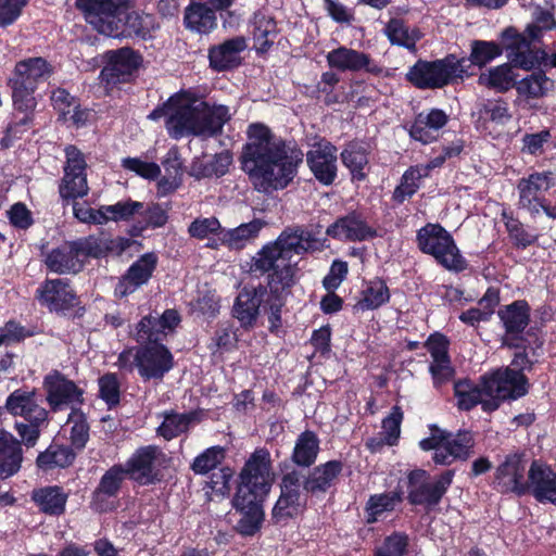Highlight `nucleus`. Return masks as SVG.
Here are the masks:
<instances>
[{
	"label": "nucleus",
	"instance_id": "f3484780",
	"mask_svg": "<svg viewBox=\"0 0 556 556\" xmlns=\"http://www.w3.org/2000/svg\"><path fill=\"white\" fill-rule=\"evenodd\" d=\"M105 66L100 73V80L106 88L126 83L140 65V56L130 48L109 50L104 54Z\"/></svg>",
	"mask_w": 556,
	"mask_h": 556
},
{
	"label": "nucleus",
	"instance_id": "f03ea898",
	"mask_svg": "<svg viewBox=\"0 0 556 556\" xmlns=\"http://www.w3.org/2000/svg\"><path fill=\"white\" fill-rule=\"evenodd\" d=\"M180 317L175 309H166L161 316H146L136 327L135 338L143 346L123 351L116 365L124 370L137 369L143 380H162L173 368L174 357L170 351L159 342L172 333Z\"/></svg>",
	"mask_w": 556,
	"mask_h": 556
},
{
	"label": "nucleus",
	"instance_id": "c9c22d12",
	"mask_svg": "<svg viewBox=\"0 0 556 556\" xmlns=\"http://www.w3.org/2000/svg\"><path fill=\"white\" fill-rule=\"evenodd\" d=\"M186 27L200 33L207 34L217 25L215 12L207 5L199 2H191L185 12Z\"/></svg>",
	"mask_w": 556,
	"mask_h": 556
},
{
	"label": "nucleus",
	"instance_id": "f257e3e1",
	"mask_svg": "<svg viewBox=\"0 0 556 556\" xmlns=\"http://www.w3.org/2000/svg\"><path fill=\"white\" fill-rule=\"evenodd\" d=\"M247 136L241 163L254 188L260 192L286 188L296 175L303 152L262 123L251 124Z\"/></svg>",
	"mask_w": 556,
	"mask_h": 556
},
{
	"label": "nucleus",
	"instance_id": "c756f323",
	"mask_svg": "<svg viewBox=\"0 0 556 556\" xmlns=\"http://www.w3.org/2000/svg\"><path fill=\"white\" fill-rule=\"evenodd\" d=\"M231 162L228 152L195 157L190 165L189 174L197 179L220 177L227 173Z\"/></svg>",
	"mask_w": 556,
	"mask_h": 556
},
{
	"label": "nucleus",
	"instance_id": "0eeeda50",
	"mask_svg": "<svg viewBox=\"0 0 556 556\" xmlns=\"http://www.w3.org/2000/svg\"><path fill=\"white\" fill-rule=\"evenodd\" d=\"M466 59L450 54L442 60L416 62L407 72L409 83L420 89H437L450 84L455 78H463L467 73Z\"/></svg>",
	"mask_w": 556,
	"mask_h": 556
},
{
	"label": "nucleus",
	"instance_id": "bb28decb",
	"mask_svg": "<svg viewBox=\"0 0 556 556\" xmlns=\"http://www.w3.org/2000/svg\"><path fill=\"white\" fill-rule=\"evenodd\" d=\"M326 232L334 239L349 241H363L376 235V231L356 214L339 218Z\"/></svg>",
	"mask_w": 556,
	"mask_h": 556
},
{
	"label": "nucleus",
	"instance_id": "393cba45",
	"mask_svg": "<svg viewBox=\"0 0 556 556\" xmlns=\"http://www.w3.org/2000/svg\"><path fill=\"white\" fill-rule=\"evenodd\" d=\"M327 63L331 68L341 72H361L378 73L380 68L372 63L370 56L364 52L341 46L326 55Z\"/></svg>",
	"mask_w": 556,
	"mask_h": 556
},
{
	"label": "nucleus",
	"instance_id": "a211bd4d",
	"mask_svg": "<svg viewBox=\"0 0 556 556\" xmlns=\"http://www.w3.org/2000/svg\"><path fill=\"white\" fill-rule=\"evenodd\" d=\"M527 460L523 454L513 453L497 466L494 483L502 493H514L518 496L528 493V478H525Z\"/></svg>",
	"mask_w": 556,
	"mask_h": 556
},
{
	"label": "nucleus",
	"instance_id": "8fccbe9b",
	"mask_svg": "<svg viewBox=\"0 0 556 556\" xmlns=\"http://www.w3.org/2000/svg\"><path fill=\"white\" fill-rule=\"evenodd\" d=\"M400 501L394 492L371 495L366 504L367 522H376L383 513L390 511Z\"/></svg>",
	"mask_w": 556,
	"mask_h": 556
},
{
	"label": "nucleus",
	"instance_id": "338daca9",
	"mask_svg": "<svg viewBox=\"0 0 556 556\" xmlns=\"http://www.w3.org/2000/svg\"><path fill=\"white\" fill-rule=\"evenodd\" d=\"M231 478L232 471L228 467L214 471L211 475L210 480L206 482L207 488L211 490V495L224 497L229 494Z\"/></svg>",
	"mask_w": 556,
	"mask_h": 556
},
{
	"label": "nucleus",
	"instance_id": "e433bc0d",
	"mask_svg": "<svg viewBox=\"0 0 556 556\" xmlns=\"http://www.w3.org/2000/svg\"><path fill=\"white\" fill-rule=\"evenodd\" d=\"M342 470V464L338 460H330L317 466L307 477L304 488L312 493L326 492L338 478Z\"/></svg>",
	"mask_w": 556,
	"mask_h": 556
},
{
	"label": "nucleus",
	"instance_id": "423d86ee",
	"mask_svg": "<svg viewBox=\"0 0 556 556\" xmlns=\"http://www.w3.org/2000/svg\"><path fill=\"white\" fill-rule=\"evenodd\" d=\"M4 409L10 415L22 417L28 422H16L15 428L27 445H34L49 415L48 410L41 406L36 390L22 388L13 391L5 400Z\"/></svg>",
	"mask_w": 556,
	"mask_h": 556
},
{
	"label": "nucleus",
	"instance_id": "7ed1b4c3",
	"mask_svg": "<svg viewBox=\"0 0 556 556\" xmlns=\"http://www.w3.org/2000/svg\"><path fill=\"white\" fill-rule=\"evenodd\" d=\"M319 242L314 233L302 226L287 227L274 242L263 247L255 257V267L261 271H271L270 286L275 294L270 304L275 319L285 305L287 289L294 283L296 262L301 256L317 250Z\"/></svg>",
	"mask_w": 556,
	"mask_h": 556
},
{
	"label": "nucleus",
	"instance_id": "5701e85b",
	"mask_svg": "<svg viewBox=\"0 0 556 556\" xmlns=\"http://www.w3.org/2000/svg\"><path fill=\"white\" fill-rule=\"evenodd\" d=\"M300 482L295 473L285 475L281 482V494L273 508L276 522L286 521L296 516L302 508Z\"/></svg>",
	"mask_w": 556,
	"mask_h": 556
},
{
	"label": "nucleus",
	"instance_id": "4be33fe9",
	"mask_svg": "<svg viewBox=\"0 0 556 556\" xmlns=\"http://www.w3.org/2000/svg\"><path fill=\"white\" fill-rule=\"evenodd\" d=\"M528 492L541 503L556 505V472L541 460H533L528 470Z\"/></svg>",
	"mask_w": 556,
	"mask_h": 556
},
{
	"label": "nucleus",
	"instance_id": "412c9836",
	"mask_svg": "<svg viewBox=\"0 0 556 556\" xmlns=\"http://www.w3.org/2000/svg\"><path fill=\"white\" fill-rule=\"evenodd\" d=\"M156 264L157 256L154 253H146L140 256L117 282L114 290L115 295L117 298L127 296L146 285L152 277Z\"/></svg>",
	"mask_w": 556,
	"mask_h": 556
},
{
	"label": "nucleus",
	"instance_id": "ea45409f",
	"mask_svg": "<svg viewBox=\"0 0 556 556\" xmlns=\"http://www.w3.org/2000/svg\"><path fill=\"white\" fill-rule=\"evenodd\" d=\"M384 34L392 45L406 48L409 51L416 50V43L421 38L417 28H409L402 20L392 18L384 27Z\"/></svg>",
	"mask_w": 556,
	"mask_h": 556
},
{
	"label": "nucleus",
	"instance_id": "58836bf2",
	"mask_svg": "<svg viewBox=\"0 0 556 556\" xmlns=\"http://www.w3.org/2000/svg\"><path fill=\"white\" fill-rule=\"evenodd\" d=\"M264 226L265 223L263 220L253 219L236 228L225 229L223 231L225 245L235 250L242 249L258 236Z\"/></svg>",
	"mask_w": 556,
	"mask_h": 556
},
{
	"label": "nucleus",
	"instance_id": "49530a36",
	"mask_svg": "<svg viewBox=\"0 0 556 556\" xmlns=\"http://www.w3.org/2000/svg\"><path fill=\"white\" fill-rule=\"evenodd\" d=\"M389 299V289L383 281H370L363 290L362 299L357 302L356 307L362 311L375 309L388 302Z\"/></svg>",
	"mask_w": 556,
	"mask_h": 556
},
{
	"label": "nucleus",
	"instance_id": "39448f33",
	"mask_svg": "<svg viewBox=\"0 0 556 556\" xmlns=\"http://www.w3.org/2000/svg\"><path fill=\"white\" fill-rule=\"evenodd\" d=\"M527 390V380L519 371L511 369H498L485 375L480 383L463 380L454 384L457 406L464 410L481 404L484 412H493L501 402L516 400L525 395Z\"/></svg>",
	"mask_w": 556,
	"mask_h": 556
},
{
	"label": "nucleus",
	"instance_id": "1a4fd4ad",
	"mask_svg": "<svg viewBox=\"0 0 556 556\" xmlns=\"http://www.w3.org/2000/svg\"><path fill=\"white\" fill-rule=\"evenodd\" d=\"M274 296L270 280L268 281V287L245 286L239 291L235 300L232 315L242 327L251 328L255 325L260 316L261 306L263 305L265 311L268 309L270 328H278L280 326L282 307L279 308L278 317L275 319L270 307Z\"/></svg>",
	"mask_w": 556,
	"mask_h": 556
},
{
	"label": "nucleus",
	"instance_id": "e2e57ef3",
	"mask_svg": "<svg viewBox=\"0 0 556 556\" xmlns=\"http://www.w3.org/2000/svg\"><path fill=\"white\" fill-rule=\"evenodd\" d=\"M72 424L71 441L76 448H83L89 438V428L84 415L78 410H72L67 419Z\"/></svg>",
	"mask_w": 556,
	"mask_h": 556
},
{
	"label": "nucleus",
	"instance_id": "09e8293b",
	"mask_svg": "<svg viewBox=\"0 0 556 556\" xmlns=\"http://www.w3.org/2000/svg\"><path fill=\"white\" fill-rule=\"evenodd\" d=\"M341 159L343 164L350 169L353 178L363 179L365 177L364 167L368 163L366 149L358 143H350L342 151Z\"/></svg>",
	"mask_w": 556,
	"mask_h": 556
},
{
	"label": "nucleus",
	"instance_id": "5fc2aeb1",
	"mask_svg": "<svg viewBox=\"0 0 556 556\" xmlns=\"http://www.w3.org/2000/svg\"><path fill=\"white\" fill-rule=\"evenodd\" d=\"M71 242L80 260L103 256L110 249L108 240L102 237L89 236Z\"/></svg>",
	"mask_w": 556,
	"mask_h": 556
},
{
	"label": "nucleus",
	"instance_id": "f704fd0d",
	"mask_svg": "<svg viewBox=\"0 0 556 556\" xmlns=\"http://www.w3.org/2000/svg\"><path fill=\"white\" fill-rule=\"evenodd\" d=\"M31 498L42 513L59 516L65 510L67 494L62 488L53 485L35 490Z\"/></svg>",
	"mask_w": 556,
	"mask_h": 556
},
{
	"label": "nucleus",
	"instance_id": "bf43d9fd",
	"mask_svg": "<svg viewBox=\"0 0 556 556\" xmlns=\"http://www.w3.org/2000/svg\"><path fill=\"white\" fill-rule=\"evenodd\" d=\"M222 224L215 216L197 217L188 226V235L197 240L210 239L222 230Z\"/></svg>",
	"mask_w": 556,
	"mask_h": 556
},
{
	"label": "nucleus",
	"instance_id": "37998d69",
	"mask_svg": "<svg viewBox=\"0 0 556 556\" xmlns=\"http://www.w3.org/2000/svg\"><path fill=\"white\" fill-rule=\"evenodd\" d=\"M122 27L121 36L128 30L138 36L144 37L153 28V17L150 14H143L136 11H129L126 1L122 0Z\"/></svg>",
	"mask_w": 556,
	"mask_h": 556
},
{
	"label": "nucleus",
	"instance_id": "a878e982",
	"mask_svg": "<svg viewBox=\"0 0 556 556\" xmlns=\"http://www.w3.org/2000/svg\"><path fill=\"white\" fill-rule=\"evenodd\" d=\"M37 298L50 311H64L74 306L76 294L66 279L47 280L38 290Z\"/></svg>",
	"mask_w": 556,
	"mask_h": 556
},
{
	"label": "nucleus",
	"instance_id": "4c0bfd02",
	"mask_svg": "<svg viewBox=\"0 0 556 556\" xmlns=\"http://www.w3.org/2000/svg\"><path fill=\"white\" fill-rule=\"evenodd\" d=\"M555 89V81L542 71H536L517 81L518 94L528 99H539L547 96Z\"/></svg>",
	"mask_w": 556,
	"mask_h": 556
},
{
	"label": "nucleus",
	"instance_id": "864d4df0",
	"mask_svg": "<svg viewBox=\"0 0 556 556\" xmlns=\"http://www.w3.org/2000/svg\"><path fill=\"white\" fill-rule=\"evenodd\" d=\"M103 213L105 218V224L108 222H119V220H128L136 214L140 213L143 208V203L138 201H121L113 205H102Z\"/></svg>",
	"mask_w": 556,
	"mask_h": 556
},
{
	"label": "nucleus",
	"instance_id": "6e6d98bb",
	"mask_svg": "<svg viewBox=\"0 0 556 556\" xmlns=\"http://www.w3.org/2000/svg\"><path fill=\"white\" fill-rule=\"evenodd\" d=\"M225 458V450L222 446H211L197 456L191 465L198 475H204L215 469Z\"/></svg>",
	"mask_w": 556,
	"mask_h": 556
},
{
	"label": "nucleus",
	"instance_id": "3c124183",
	"mask_svg": "<svg viewBox=\"0 0 556 556\" xmlns=\"http://www.w3.org/2000/svg\"><path fill=\"white\" fill-rule=\"evenodd\" d=\"M503 53V48L494 41L473 40L469 61L477 66H484ZM468 62V60H466Z\"/></svg>",
	"mask_w": 556,
	"mask_h": 556
},
{
	"label": "nucleus",
	"instance_id": "6ab92c4d",
	"mask_svg": "<svg viewBox=\"0 0 556 556\" xmlns=\"http://www.w3.org/2000/svg\"><path fill=\"white\" fill-rule=\"evenodd\" d=\"M454 477V471L447 470L435 481H426L425 471H415L409 476V501L416 505H437L447 491Z\"/></svg>",
	"mask_w": 556,
	"mask_h": 556
},
{
	"label": "nucleus",
	"instance_id": "a18cd8bd",
	"mask_svg": "<svg viewBox=\"0 0 556 556\" xmlns=\"http://www.w3.org/2000/svg\"><path fill=\"white\" fill-rule=\"evenodd\" d=\"M9 86L12 90L14 109L22 113H33L37 105L34 96L37 88L14 78L9 79Z\"/></svg>",
	"mask_w": 556,
	"mask_h": 556
},
{
	"label": "nucleus",
	"instance_id": "b1692460",
	"mask_svg": "<svg viewBox=\"0 0 556 556\" xmlns=\"http://www.w3.org/2000/svg\"><path fill=\"white\" fill-rule=\"evenodd\" d=\"M163 456L159 447L149 445L138 448L126 464V472L141 484L153 482L160 457Z\"/></svg>",
	"mask_w": 556,
	"mask_h": 556
},
{
	"label": "nucleus",
	"instance_id": "7c9ffc66",
	"mask_svg": "<svg viewBox=\"0 0 556 556\" xmlns=\"http://www.w3.org/2000/svg\"><path fill=\"white\" fill-rule=\"evenodd\" d=\"M248 503H239V495H236L233 503L237 509L242 513L238 522V530L243 535H253L261 527L264 519L262 502L264 498L245 496Z\"/></svg>",
	"mask_w": 556,
	"mask_h": 556
},
{
	"label": "nucleus",
	"instance_id": "2f4dec72",
	"mask_svg": "<svg viewBox=\"0 0 556 556\" xmlns=\"http://www.w3.org/2000/svg\"><path fill=\"white\" fill-rule=\"evenodd\" d=\"M514 65L504 63L490 67L479 75V85L498 92L508 91L517 85V74L514 72Z\"/></svg>",
	"mask_w": 556,
	"mask_h": 556
},
{
	"label": "nucleus",
	"instance_id": "aec40b11",
	"mask_svg": "<svg viewBox=\"0 0 556 556\" xmlns=\"http://www.w3.org/2000/svg\"><path fill=\"white\" fill-rule=\"evenodd\" d=\"M307 164L318 181L328 186L337 177V148L321 140L306 154Z\"/></svg>",
	"mask_w": 556,
	"mask_h": 556
},
{
	"label": "nucleus",
	"instance_id": "de8ad7c7",
	"mask_svg": "<svg viewBox=\"0 0 556 556\" xmlns=\"http://www.w3.org/2000/svg\"><path fill=\"white\" fill-rule=\"evenodd\" d=\"M75 458V454L67 446L52 445L46 452L37 457V465L41 469H52L54 467H67Z\"/></svg>",
	"mask_w": 556,
	"mask_h": 556
},
{
	"label": "nucleus",
	"instance_id": "dca6fc26",
	"mask_svg": "<svg viewBox=\"0 0 556 556\" xmlns=\"http://www.w3.org/2000/svg\"><path fill=\"white\" fill-rule=\"evenodd\" d=\"M42 387L52 412H59L67 406L76 410L75 406L84 401L83 390L59 371L48 374L43 378Z\"/></svg>",
	"mask_w": 556,
	"mask_h": 556
},
{
	"label": "nucleus",
	"instance_id": "473e14b6",
	"mask_svg": "<svg viewBox=\"0 0 556 556\" xmlns=\"http://www.w3.org/2000/svg\"><path fill=\"white\" fill-rule=\"evenodd\" d=\"M46 264L54 273L68 274L80 270L83 260L78 257L72 242H66L47 255Z\"/></svg>",
	"mask_w": 556,
	"mask_h": 556
},
{
	"label": "nucleus",
	"instance_id": "052dcab7",
	"mask_svg": "<svg viewBox=\"0 0 556 556\" xmlns=\"http://www.w3.org/2000/svg\"><path fill=\"white\" fill-rule=\"evenodd\" d=\"M190 418L187 415L180 414H166L161 426L157 428V433L166 440L179 435L188 429Z\"/></svg>",
	"mask_w": 556,
	"mask_h": 556
},
{
	"label": "nucleus",
	"instance_id": "ddd939ff",
	"mask_svg": "<svg viewBox=\"0 0 556 556\" xmlns=\"http://www.w3.org/2000/svg\"><path fill=\"white\" fill-rule=\"evenodd\" d=\"M556 184V176L553 172H535L528 177L521 178L517 185L518 207L536 216L542 212L544 192L548 191Z\"/></svg>",
	"mask_w": 556,
	"mask_h": 556
},
{
	"label": "nucleus",
	"instance_id": "20e7f679",
	"mask_svg": "<svg viewBox=\"0 0 556 556\" xmlns=\"http://www.w3.org/2000/svg\"><path fill=\"white\" fill-rule=\"evenodd\" d=\"M227 105L193 99L187 94H176L162 106L153 110L149 118H166L165 125L173 138L189 135L212 137L219 134L231 118Z\"/></svg>",
	"mask_w": 556,
	"mask_h": 556
},
{
	"label": "nucleus",
	"instance_id": "2eb2a0df",
	"mask_svg": "<svg viewBox=\"0 0 556 556\" xmlns=\"http://www.w3.org/2000/svg\"><path fill=\"white\" fill-rule=\"evenodd\" d=\"M503 50L507 53L509 63L515 67L530 71L538 66L546 56L543 50L532 48L531 40L526 35L508 27L502 33Z\"/></svg>",
	"mask_w": 556,
	"mask_h": 556
},
{
	"label": "nucleus",
	"instance_id": "69168bd1",
	"mask_svg": "<svg viewBox=\"0 0 556 556\" xmlns=\"http://www.w3.org/2000/svg\"><path fill=\"white\" fill-rule=\"evenodd\" d=\"M126 470L122 466H114L105 472L97 489V495L104 494L113 496L119 489L121 482L126 475Z\"/></svg>",
	"mask_w": 556,
	"mask_h": 556
},
{
	"label": "nucleus",
	"instance_id": "603ef678",
	"mask_svg": "<svg viewBox=\"0 0 556 556\" xmlns=\"http://www.w3.org/2000/svg\"><path fill=\"white\" fill-rule=\"evenodd\" d=\"M426 174L427 168L422 167H410L407 169L402 177L401 184L394 190V200L402 203L415 194L419 188L421 177Z\"/></svg>",
	"mask_w": 556,
	"mask_h": 556
},
{
	"label": "nucleus",
	"instance_id": "4d7b16f0",
	"mask_svg": "<svg viewBox=\"0 0 556 556\" xmlns=\"http://www.w3.org/2000/svg\"><path fill=\"white\" fill-rule=\"evenodd\" d=\"M533 23L528 25L526 34L531 40H536L544 30L553 29L556 22L553 13L542 7H535L532 13Z\"/></svg>",
	"mask_w": 556,
	"mask_h": 556
},
{
	"label": "nucleus",
	"instance_id": "c85d7f7f",
	"mask_svg": "<svg viewBox=\"0 0 556 556\" xmlns=\"http://www.w3.org/2000/svg\"><path fill=\"white\" fill-rule=\"evenodd\" d=\"M247 48L243 37H236L226 40L224 43L210 50L208 58L211 66L217 71L230 68L239 63L240 52Z\"/></svg>",
	"mask_w": 556,
	"mask_h": 556
},
{
	"label": "nucleus",
	"instance_id": "6e6552de",
	"mask_svg": "<svg viewBox=\"0 0 556 556\" xmlns=\"http://www.w3.org/2000/svg\"><path fill=\"white\" fill-rule=\"evenodd\" d=\"M419 249L431 256L450 271L459 273L467 268V261L462 255L451 233L439 224H427L417 232Z\"/></svg>",
	"mask_w": 556,
	"mask_h": 556
},
{
	"label": "nucleus",
	"instance_id": "774afa93",
	"mask_svg": "<svg viewBox=\"0 0 556 556\" xmlns=\"http://www.w3.org/2000/svg\"><path fill=\"white\" fill-rule=\"evenodd\" d=\"M407 547V536L393 533L377 549L376 556H403Z\"/></svg>",
	"mask_w": 556,
	"mask_h": 556
},
{
	"label": "nucleus",
	"instance_id": "cd10ccee",
	"mask_svg": "<svg viewBox=\"0 0 556 556\" xmlns=\"http://www.w3.org/2000/svg\"><path fill=\"white\" fill-rule=\"evenodd\" d=\"M446 122L447 115L442 110L431 109L420 112L410 126L409 135L417 141L430 143Z\"/></svg>",
	"mask_w": 556,
	"mask_h": 556
},
{
	"label": "nucleus",
	"instance_id": "13d9d810",
	"mask_svg": "<svg viewBox=\"0 0 556 556\" xmlns=\"http://www.w3.org/2000/svg\"><path fill=\"white\" fill-rule=\"evenodd\" d=\"M503 219L509 238L517 248L526 249L536 241V235L528 231L518 219L506 213H503Z\"/></svg>",
	"mask_w": 556,
	"mask_h": 556
},
{
	"label": "nucleus",
	"instance_id": "0e129e2a",
	"mask_svg": "<svg viewBox=\"0 0 556 556\" xmlns=\"http://www.w3.org/2000/svg\"><path fill=\"white\" fill-rule=\"evenodd\" d=\"M403 420V413L399 406H394L383 420H382V434L383 442L388 445H393L400 437L401 424Z\"/></svg>",
	"mask_w": 556,
	"mask_h": 556
},
{
	"label": "nucleus",
	"instance_id": "c03bdc74",
	"mask_svg": "<svg viewBox=\"0 0 556 556\" xmlns=\"http://www.w3.org/2000/svg\"><path fill=\"white\" fill-rule=\"evenodd\" d=\"M319 451V441L315 433L306 431L296 440L293 450V460L299 466L312 465Z\"/></svg>",
	"mask_w": 556,
	"mask_h": 556
},
{
	"label": "nucleus",
	"instance_id": "4468645a",
	"mask_svg": "<svg viewBox=\"0 0 556 556\" xmlns=\"http://www.w3.org/2000/svg\"><path fill=\"white\" fill-rule=\"evenodd\" d=\"M65 155L64 176L59 187L60 195L62 199L73 200L83 198L89 190L84 154L77 148L70 146L65 149Z\"/></svg>",
	"mask_w": 556,
	"mask_h": 556
},
{
	"label": "nucleus",
	"instance_id": "9b49d317",
	"mask_svg": "<svg viewBox=\"0 0 556 556\" xmlns=\"http://www.w3.org/2000/svg\"><path fill=\"white\" fill-rule=\"evenodd\" d=\"M424 451L433 450V460L439 465H451L456 459H466L472 452L473 438L469 431L457 434L447 433L439 428L419 442Z\"/></svg>",
	"mask_w": 556,
	"mask_h": 556
},
{
	"label": "nucleus",
	"instance_id": "f8f14e48",
	"mask_svg": "<svg viewBox=\"0 0 556 556\" xmlns=\"http://www.w3.org/2000/svg\"><path fill=\"white\" fill-rule=\"evenodd\" d=\"M85 21L99 34L119 37L122 27V0H75Z\"/></svg>",
	"mask_w": 556,
	"mask_h": 556
},
{
	"label": "nucleus",
	"instance_id": "9d476101",
	"mask_svg": "<svg viewBox=\"0 0 556 556\" xmlns=\"http://www.w3.org/2000/svg\"><path fill=\"white\" fill-rule=\"evenodd\" d=\"M241 482L236 495H239V503H245V496L264 498L274 481V473L270 467V454L265 448L255 450L247 460L241 473Z\"/></svg>",
	"mask_w": 556,
	"mask_h": 556
},
{
	"label": "nucleus",
	"instance_id": "72a5a7b5",
	"mask_svg": "<svg viewBox=\"0 0 556 556\" xmlns=\"http://www.w3.org/2000/svg\"><path fill=\"white\" fill-rule=\"evenodd\" d=\"M50 75L51 67L45 59L30 58L15 65L14 74L11 78L22 80L24 84L37 88V85L49 78Z\"/></svg>",
	"mask_w": 556,
	"mask_h": 556
},
{
	"label": "nucleus",
	"instance_id": "680f3d73",
	"mask_svg": "<svg viewBox=\"0 0 556 556\" xmlns=\"http://www.w3.org/2000/svg\"><path fill=\"white\" fill-rule=\"evenodd\" d=\"M100 397L110 406L119 402L121 384L115 374H105L98 380Z\"/></svg>",
	"mask_w": 556,
	"mask_h": 556
},
{
	"label": "nucleus",
	"instance_id": "a19ab883",
	"mask_svg": "<svg viewBox=\"0 0 556 556\" xmlns=\"http://www.w3.org/2000/svg\"><path fill=\"white\" fill-rule=\"evenodd\" d=\"M277 36L275 20L265 12H257L253 17V38L256 49L265 52Z\"/></svg>",
	"mask_w": 556,
	"mask_h": 556
},
{
	"label": "nucleus",
	"instance_id": "79ce46f5",
	"mask_svg": "<svg viewBox=\"0 0 556 556\" xmlns=\"http://www.w3.org/2000/svg\"><path fill=\"white\" fill-rule=\"evenodd\" d=\"M506 331L511 334L520 333L529 323V305L517 301L498 312Z\"/></svg>",
	"mask_w": 556,
	"mask_h": 556
}]
</instances>
